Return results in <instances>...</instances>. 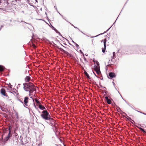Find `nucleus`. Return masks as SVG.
<instances>
[{
    "label": "nucleus",
    "mask_w": 146,
    "mask_h": 146,
    "mask_svg": "<svg viewBox=\"0 0 146 146\" xmlns=\"http://www.w3.org/2000/svg\"><path fill=\"white\" fill-rule=\"evenodd\" d=\"M23 85L24 90L26 92H29V96L30 95L31 93L36 90V87L31 82L25 83L23 84Z\"/></svg>",
    "instance_id": "f257e3e1"
},
{
    "label": "nucleus",
    "mask_w": 146,
    "mask_h": 146,
    "mask_svg": "<svg viewBox=\"0 0 146 146\" xmlns=\"http://www.w3.org/2000/svg\"><path fill=\"white\" fill-rule=\"evenodd\" d=\"M41 116L45 120L50 121H52L53 120V119L51 118L49 113L46 110H44L42 111Z\"/></svg>",
    "instance_id": "f03ea898"
},
{
    "label": "nucleus",
    "mask_w": 146,
    "mask_h": 146,
    "mask_svg": "<svg viewBox=\"0 0 146 146\" xmlns=\"http://www.w3.org/2000/svg\"><path fill=\"white\" fill-rule=\"evenodd\" d=\"M93 68L94 70L98 74H100L101 72L100 70L99 66H97L96 65H95Z\"/></svg>",
    "instance_id": "7ed1b4c3"
},
{
    "label": "nucleus",
    "mask_w": 146,
    "mask_h": 146,
    "mask_svg": "<svg viewBox=\"0 0 146 146\" xmlns=\"http://www.w3.org/2000/svg\"><path fill=\"white\" fill-rule=\"evenodd\" d=\"M29 102V98L27 97H25L24 98L23 103L26 106H28V103Z\"/></svg>",
    "instance_id": "20e7f679"
},
{
    "label": "nucleus",
    "mask_w": 146,
    "mask_h": 146,
    "mask_svg": "<svg viewBox=\"0 0 146 146\" xmlns=\"http://www.w3.org/2000/svg\"><path fill=\"white\" fill-rule=\"evenodd\" d=\"M106 40H107L106 39H105L104 40H103L101 42H102L103 41L104 42V48H102V51L103 52H105L106 47Z\"/></svg>",
    "instance_id": "39448f33"
},
{
    "label": "nucleus",
    "mask_w": 146,
    "mask_h": 146,
    "mask_svg": "<svg viewBox=\"0 0 146 146\" xmlns=\"http://www.w3.org/2000/svg\"><path fill=\"white\" fill-rule=\"evenodd\" d=\"M115 73L112 72H110L109 74L108 78H109L111 79L114 77H115Z\"/></svg>",
    "instance_id": "423d86ee"
},
{
    "label": "nucleus",
    "mask_w": 146,
    "mask_h": 146,
    "mask_svg": "<svg viewBox=\"0 0 146 146\" xmlns=\"http://www.w3.org/2000/svg\"><path fill=\"white\" fill-rule=\"evenodd\" d=\"M1 93L3 96L8 97V96L6 94L5 90L4 89H2L1 91Z\"/></svg>",
    "instance_id": "0eeeda50"
},
{
    "label": "nucleus",
    "mask_w": 146,
    "mask_h": 146,
    "mask_svg": "<svg viewBox=\"0 0 146 146\" xmlns=\"http://www.w3.org/2000/svg\"><path fill=\"white\" fill-rule=\"evenodd\" d=\"M57 48L58 49H59L61 51H62V52H63L65 54H66L68 56V55H70V54H69L68 52L65 50H64L62 48H59L58 46L57 47Z\"/></svg>",
    "instance_id": "6e6552de"
},
{
    "label": "nucleus",
    "mask_w": 146,
    "mask_h": 146,
    "mask_svg": "<svg viewBox=\"0 0 146 146\" xmlns=\"http://www.w3.org/2000/svg\"><path fill=\"white\" fill-rule=\"evenodd\" d=\"M9 132L8 134V135L7 137H5V139H4V140L5 141H7L9 139V137L11 135V131L10 130V128H9Z\"/></svg>",
    "instance_id": "1a4fd4ad"
},
{
    "label": "nucleus",
    "mask_w": 146,
    "mask_h": 146,
    "mask_svg": "<svg viewBox=\"0 0 146 146\" xmlns=\"http://www.w3.org/2000/svg\"><path fill=\"white\" fill-rule=\"evenodd\" d=\"M31 80V78L29 76H26L25 78V81L26 82H29Z\"/></svg>",
    "instance_id": "9d476101"
},
{
    "label": "nucleus",
    "mask_w": 146,
    "mask_h": 146,
    "mask_svg": "<svg viewBox=\"0 0 146 146\" xmlns=\"http://www.w3.org/2000/svg\"><path fill=\"white\" fill-rule=\"evenodd\" d=\"M39 108L41 110H44L45 109V107L41 104H39L38 106Z\"/></svg>",
    "instance_id": "9b49d317"
},
{
    "label": "nucleus",
    "mask_w": 146,
    "mask_h": 146,
    "mask_svg": "<svg viewBox=\"0 0 146 146\" xmlns=\"http://www.w3.org/2000/svg\"><path fill=\"white\" fill-rule=\"evenodd\" d=\"M84 74L88 78H90V77L88 74L86 72H84Z\"/></svg>",
    "instance_id": "f8f14e48"
},
{
    "label": "nucleus",
    "mask_w": 146,
    "mask_h": 146,
    "mask_svg": "<svg viewBox=\"0 0 146 146\" xmlns=\"http://www.w3.org/2000/svg\"><path fill=\"white\" fill-rule=\"evenodd\" d=\"M4 70V68L2 66H0V72H2Z\"/></svg>",
    "instance_id": "ddd939ff"
},
{
    "label": "nucleus",
    "mask_w": 146,
    "mask_h": 146,
    "mask_svg": "<svg viewBox=\"0 0 146 146\" xmlns=\"http://www.w3.org/2000/svg\"><path fill=\"white\" fill-rule=\"evenodd\" d=\"M113 56H112L113 59L115 57V52H113Z\"/></svg>",
    "instance_id": "4468645a"
},
{
    "label": "nucleus",
    "mask_w": 146,
    "mask_h": 146,
    "mask_svg": "<svg viewBox=\"0 0 146 146\" xmlns=\"http://www.w3.org/2000/svg\"><path fill=\"white\" fill-rule=\"evenodd\" d=\"M106 102H107L108 104H111V101L109 99L107 100L106 101Z\"/></svg>",
    "instance_id": "2eb2a0df"
},
{
    "label": "nucleus",
    "mask_w": 146,
    "mask_h": 146,
    "mask_svg": "<svg viewBox=\"0 0 146 146\" xmlns=\"http://www.w3.org/2000/svg\"><path fill=\"white\" fill-rule=\"evenodd\" d=\"M36 102L37 104L36 105L37 106H38L39 104H41L40 102L38 100V101H37Z\"/></svg>",
    "instance_id": "dca6fc26"
},
{
    "label": "nucleus",
    "mask_w": 146,
    "mask_h": 146,
    "mask_svg": "<svg viewBox=\"0 0 146 146\" xmlns=\"http://www.w3.org/2000/svg\"><path fill=\"white\" fill-rule=\"evenodd\" d=\"M127 119H128V120H131L132 121H133V120H132L131 118L130 117H129L128 116V117H126Z\"/></svg>",
    "instance_id": "f3484780"
},
{
    "label": "nucleus",
    "mask_w": 146,
    "mask_h": 146,
    "mask_svg": "<svg viewBox=\"0 0 146 146\" xmlns=\"http://www.w3.org/2000/svg\"><path fill=\"white\" fill-rule=\"evenodd\" d=\"M33 47L34 48H35L36 47V46L35 45V44H33Z\"/></svg>",
    "instance_id": "a211bd4d"
},
{
    "label": "nucleus",
    "mask_w": 146,
    "mask_h": 146,
    "mask_svg": "<svg viewBox=\"0 0 146 146\" xmlns=\"http://www.w3.org/2000/svg\"><path fill=\"white\" fill-rule=\"evenodd\" d=\"M143 132L146 133V132L143 129L141 131Z\"/></svg>",
    "instance_id": "6ab92c4d"
},
{
    "label": "nucleus",
    "mask_w": 146,
    "mask_h": 146,
    "mask_svg": "<svg viewBox=\"0 0 146 146\" xmlns=\"http://www.w3.org/2000/svg\"><path fill=\"white\" fill-rule=\"evenodd\" d=\"M137 127L140 130H141V131H142V130L143 129H142V128L140 127Z\"/></svg>",
    "instance_id": "aec40b11"
},
{
    "label": "nucleus",
    "mask_w": 146,
    "mask_h": 146,
    "mask_svg": "<svg viewBox=\"0 0 146 146\" xmlns=\"http://www.w3.org/2000/svg\"><path fill=\"white\" fill-rule=\"evenodd\" d=\"M137 127L140 130H141V131H142V130L143 129H142V128L140 127Z\"/></svg>",
    "instance_id": "412c9836"
},
{
    "label": "nucleus",
    "mask_w": 146,
    "mask_h": 146,
    "mask_svg": "<svg viewBox=\"0 0 146 146\" xmlns=\"http://www.w3.org/2000/svg\"><path fill=\"white\" fill-rule=\"evenodd\" d=\"M137 127L140 130H141V131H142V130L143 129H142V128L140 127Z\"/></svg>",
    "instance_id": "4be33fe9"
},
{
    "label": "nucleus",
    "mask_w": 146,
    "mask_h": 146,
    "mask_svg": "<svg viewBox=\"0 0 146 146\" xmlns=\"http://www.w3.org/2000/svg\"><path fill=\"white\" fill-rule=\"evenodd\" d=\"M137 127L140 130H141V131H142V130L143 129H142V128L140 127Z\"/></svg>",
    "instance_id": "5701e85b"
},
{
    "label": "nucleus",
    "mask_w": 146,
    "mask_h": 146,
    "mask_svg": "<svg viewBox=\"0 0 146 146\" xmlns=\"http://www.w3.org/2000/svg\"><path fill=\"white\" fill-rule=\"evenodd\" d=\"M105 98L106 99V101L108 99V97L107 96H106L105 97Z\"/></svg>",
    "instance_id": "b1692460"
},
{
    "label": "nucleus",
    "mask_w": 146,
    "mask_h": 146,
    "mask_svg": "<svg viewBox=\"0 0 146 146\" xmlns=\"http://www.w3.org/2000/svg\"><path fill=\"white\" fill-rule=\"evenodd\" d=\"M35 102H36L37 101H38V100H37V98H35Z\"/></svg>",
    "instance_id": "393cba45"
},
{
    "label": "nucleus",
    "mask_w": 146,
    "mask_h": 146,
    "mask_svg": "<svg viewBox=\"0 0 146 146\" xmlns=\"http://www.w3.org/2000/svg\"><path fill=\"white\" fill-rule=\"evenodd\" d=\"M97 66H99V64L98 62H97Z\"/></svg>",
    "instance_id": "a878e982"
},
{
    "label": "nucleus",
    "mask_w": 146,
    "mask_h": 146,
    "mask_svg": "<svg viewBox=\"0 0 146 146\" xmlns=\"http://www.w3.org/2000/svg\"><path fill=\"white\" fill-rule=\"evenodd\" d=\"M34 106H35V108H36V106L35 105V103H34Z\"/></svg>",
    "instance_id": "bb28decb"
},
{
    "label": "nucleus",
    "mask_w": 146,
    "mask_h": 146,
    "mask_svg": "<svg viewBox=\"0 0 146 146\" xmlns=\"http://www.w3.org/2000/svg\"><path fill=\"white\" fill-rule=\"evenodd\" d=\"M100 35V34H99V35ZM98 36V35H97L96 36Z\"/></svg>",
    "instance_id": "cd10ccee"
},
{
    "label": "nucleus",
    "mask_w": 146,
    "mask_h": 146,
    "mask_svg": "<svg viewBox=\"0 0 146 146\" xmlns=\"http://www.w3.org/2000/svg\"><path fill=\"white\" fill-rule=\"evenodd\" d=\"M84 60H86V58L84 57Z\"/></svg>",
    "instance_id": "c85d7f7f"
},
{
    "label": "nucleus",
    "mask_w": 146,
    "mask_h": 146,
    "mask_svg": "<svg viewBox=\"0 0 146 146\" xmlns=\"http://www.w3.org/2000/svg\"><path fill=\"white\" fill-rule=\"evenodd\" d=\"M143 114H145V115H146V114H145V113H143Z\"/></svg>",
    "instance_id": "c756f323"
},
{
    "label": "nucleus",
    "mask_w": 146,
    "mask_h": 146,
    "mask_svg": "<svg viewBox=\"0 0 146 146\" xmlns=\"http://www.w3.org/2000/svg\"><path fill=\"white\" fill-rule=\"evenodd\" d=\"M63 47H64L65 48H66L65 47H64V46H63Z\"/></svg>",
    "instance_id": "7c9ffc66"
},
{
    "label": "nucleus",
    "mask_w": 146,
    "mask_h": 146,
    "mask_svg": "<svg viewBox=\"0 0 146 146\" xmlns=\"http://www.w3.org/2000/svg\"><path fill=\"white\" fill-rule=\"evenodd\" d=\"M10 88H11V86H10Z\"/></svg>",
    "instance_id": "2f4dec72"
}]
</instances>
